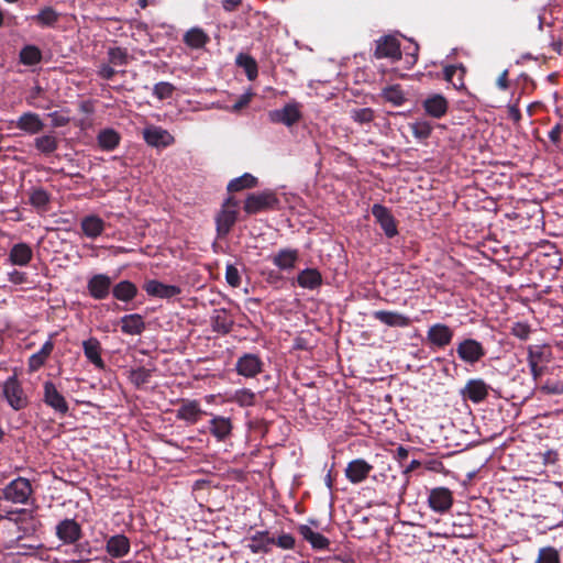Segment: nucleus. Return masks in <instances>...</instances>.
<instances>
[{
    "mask_svg": "<svg viewBox=\"0 0 563 563\" xmlns=\"http://www.w3.org/2000/svg\"><path fill=\"white\" fill-rule=\"evenodd\" d=\"M32 494L29 479L18 477L3 488V498L14 504H25Z\"/></svg>",
    "mask_w": 563,
    "mask_h": 563,
    "instance_id": "f257e3e1",
    "label": "nucleus"
},
{
    "mask_svg": "<svg viewBox=\"0 0 563 563\" xmlns=\"http://www.w3.org/2000/svg\"><path fill=\"white\" fill-rule=\"evenodd\" d=\"M3 396L10 407L14 410H21L27 406V398L21 384L14 376L9 377L3 384Z\"/></svg>",
    "mask_w": 563,
    "mask_h": 563,
    "instance_id": "f03ea898",
    "label": "nucleus"
},
{
    "mask_svg": "<svg viewBox=\"0 0 563 563\" xmlns=\"http://www.w3.org/2000/svg\"><path fill=\"white\" fill-rule=\"evenodd\" d=\"M43 401L58 415L64 416L69 410L65 397L51 380L43 384Z\"/></svg>",
    "mask_w": 563,
    "mask_h": 563,
    "instance_id": "7ed1b4c3",
    "label": "nucleus"
},
{
    "mask_svg": "<svg viewBox=\"0 0 563 563\" xmlns=\"http://www.w3.org/2000/svg\"><path fill=\"white\" fill-rule=\"evenodd\" d=\"M268 118L273 123H282L291 126L301 119L300 104L298 102H289L282 109L269 111Z\"/></svg>",
    "mask_w": 563,
    "mask_h": 563,
    "instance_id": "20e7f679",
    "label": "nucleus"
},
{
    "mask_svg": "<svg viewBox=\"0 0 563 563\" xmlns=\"http://www.w3.org/2000/svg\"><path fill=\"white\" fill-rule=\"evenodd\" d=\"M456 353L463 362L472 365L484 357L485 349L481 342L474 339H465L457 344Z\"/></svg>",
    "mask_w": 563,
    "mask_h": 563,
    "instance_id": "39448f33",
    "label": "nucleus"
},
{
    "mask_svg": "<svg viewBox=\"0 0 563 563\" xmlns=\"http://www.w3.org/2000/svg\"><path fill=\"white\" fill-rule=\"evenodd\" d=\"M144 141L152 147H167L175 142L174 136L162 126L147 125L143 130Z\"/></svg>",
    "mask_w": 563,
    "mask_h": 563,
    "instance_id": "423d86ee",
    "label": "nucleus"
},
{
    "mask_svg": "<svg viewBox=\"0 0 563 563\" xmlns=\"http://www.w3.org/2000/svg\"><path fill=\"white\" fill-rule=\"evenodd\" d=\"M263 362L256 354L245 353L238 358L235 371L239 375L253 378L262 372Z\"/></svg>",
    "mask_w": 563,
    "mask_h": 563,
    "instance_id": "0eeeda50",
    "label": "nucleus"
},
{
    "mask_svg": "<svg viewBox=\"0 0 563 563\" xmlns=\"http://www.w3.org/2000/svg\"><path fill=\"white\" fill-rule=\"evenodd\" d=\"M428 504L430 508L435 512H446L453 504V496L451 490L446 487H437L431 489Z\"/></svg>",
    "mask_w": 563,
    "mask_h": 563,
    "instance_id": "6e6552de",
    "label": "nucleus"
},
{
    "mask_svg": "<svg viewBox=\"0 0 563 563\" xmlns=\"http://www.w3.org/2000/svg\"><path fill=\"white\" fill-rule=\"evenodd\" d=\"M277 199L273 192L264 191L250 195L244 203L245 212L253 214L276 205Z\"/></svg>",
    "mask_w": 563,
    "mask_h": 563,
    "instance_id": "1a4fd4ad",
    "label": "nucleus"
},
{
    "mask_svg": "<svg viewBox=\"0 0 563 563\" xmlns=\"http://www.w3.org/2000/svg\"><path fill=\"white\" fill-rule=\"evenodd\" d=\"M375 56L397 60L401 57L400 44L394 36H383L377 41Z\"/></svg>",
    "mask_w": 563,
    "mask_h": 563,
    "instance_id": "9d476101",
    "label": "nucleus"
},
{
    "mask_svg": "<svg viewBox=\"0 0 563 563\" xmlns=\"http://www.w3.org/2000/svg\"><path fill=\"white\" fill-rule=\"evenodd\" d=\"M143 288L148 296L162 299H170L181 291L176 285L163 284L156 279L146 280Z\"/></svg>",
    "mask_w": 563,
    "mask_h": 563,
    "instance_id": "9b49d317",
    "label": "nucleus"
},
{
    "mask_svg": "<svg viewBox=\"0 0 563 563\" xmlns=\"http://www.w3.org/2000/svg\"><path fill=\"white\" fill-rule=\"evenodd\" d=\"M131 543L122 533L111 536L106 541V552L113 559L124 558L130 553Z\"/></svg>",
    "mask_w": 563,
    "mask_h": 563,
    "instance_id": "f8f14e48",
    "label": "nucleus"
},
{
    "mask_svg": "<svg viewBox=\"0 0 563 563\" xmlns=\"http://www.w3.org/2000/svg\"><path fill=\"white\" fill-rule=\"evenodd\" d=\"M372 214L388 238L398 233L395 219L386 207L375 203L372 207Z\"/></svg>",
    "mask_w": 563,
    "mask_h": 563,
    "instance_id": "ddd939ff",
    "label": "nucleus"
},
{
    "mask_svg": "<svg viewBox=\"0 0 563 563\" xmlns=\"http://www.w3.org/2000/svg\"><path fill=\"white\" fill-rule=\"evenodd\" d=\"M373 466L363 459L351 461L345 468V476L352 484H360L364 482Z\"/></svg>",
    "mask_w": 563,
    "mask_h": 563,
    "instance_id": "4468645a",
    "label": "nucleus"
},
{
    "mask_svg": "<svg viewBox=\"0 0 563 563\" xmlns=\"http://www.w3.org/2000/svg\"><path fill=\"white\" fill-rule=\"evenodd\" d=\"M453 331L443 323L431 325L427 332L428 342L437 347H444L451 343Z\"/></svg>",
    "mask_w": 563,
    "mask_h": 563,
    "instance_id": "2eb2a0df",
    "label": "nucleus"
},
{
    "mask_svg": "<svg viewBox=\"0 0 563 563\" xmlns=\"http://www.w3.org/2000/svg\"><path fill=\"white\" fill-rule=\"evenodd\" d=\"M112 280L104 274L93 275L87 284L90 296L95 299L101 300L109 296Z\"/></svg>",
    "mask_w": 563,
    "mask_h": 563,
    "instance_id": "dca6fc26",
    "label": "nucleus"
},
{
    "mask_svg": "<svg viewBox=\"0 0 563 563\" xmlns=\"http://www.w3.org/2000/svg\"><path fill=\"white\" fill-rule=\"evenodd\" d=\"M232 420L228 417L211 415L209 432L218 440L225 441L232 434Z\"/></svg>",
    "mask_w": 563,
    "mask_h": 563,
    "instance_id": "f3484780",
    "label": "nucleus"
},
{
    "mask_svg": "<svg viewBox=\"0 0 563 563\" xmlns=\"http://www.w3.org/2000/svg\"><path fill=\"white\" fill-rule=\"evenodd\" d=\"M236 203L231 202V199H229L224 206L221 212L217 217V230L220 235H225L232 225L235 223L236 220V210H235Z\"/></svg>",
    "mask_w": 563,
    "mask_h": 563,
    "instance_id": "a211bd4d",
    "label": "nucleus"
},
{
    "mask_svg": "<svg viewBox=\"0 0 563 563\" xmlns=\"http://www.w3.org/2000/svg\"><path fill=\"white\" fill-rule=\"evenodd\" d=\"M488 389V385L483 379H470L462 389V395L464 398L477 404L487 397Z\"/></svg>",
    "mask_w": 563,
    "mask_h": 563,
    "instance_id": "6ab92c4d",
    "label": "nucleus"
},
{
    "mask_svg": "<svg viewBox=\"0 0 563 563\" xmlns=\"http://www.w3.org/2000/svg\"><path fill=\"white\" fill-rule=\"evenodd\" d=\"M15 126L27 134H37L45 124L37 113L24 112L15 121Z\"/></svg>",
    "mask_w": 563,
    "mask_h": 563,
    "instance_id": "aec40b11",
    "label": "nucleus"
},
{
    "mask_svg": "<svg viewBox=\"0 0 563 563\" xmlns=\"http://www.w3.org/2000/svg\"><path fill=\"white\" fill-rule=\"evenodd\" d=\"M57 537L65 543H74L81 536V528L74 519H65L56 527Z\"/></svg>",
    "mask_w": 563,
    "mask_h": 563,
    "instance_id": "412c9836",
    "label": "nucleus"
},
{
    "mask_svg": "<svg viewBox=\"0 0 563 563\" xmlns=\"http://www.w3.org/2000/svg\"><path fill=\"white\" fill-rule=\"evenodd\" d=\"M80 228L87 238L96 239L103 233L106 222L97 214H88L81 218Z\"/></svg>",
    "mask_w": 563,
    "mask_h": 563,
    "instance_id": "4be33fe9",
    "label": "nucleus"
},
{
    "mask_svg": "<svg viewBox=\"0 0 563 563\" xmlns=\"http://www.w3.org/2000/svg\"><path fill=\"white\" fill-rule=\"evenodd\" d=\"M298 258L297 250L282 249L272 257V262L282 271H291L295 268Z\"/></svg>",
    "mask_w": 563,
    "mask_h": 563,
    "instance_id": "5701e85b",
    "label": "nucleus"
},
{
    "mask_svg": "<svg viewBox=\"0 0 563 563\" xmlns=\"http://www.w3.org/2000/svg\"><path fill=\"white\" fill-rule=\"evenodd\" d=\"M373 317L388 327L405 328L410 324V319L396 311L377 310Z\"/></svg>",
    "mask_w": 563,
    "mask_h": 563,
    "instance_id": "b1692460",
    "label": "nucleus"
},
{
    "mask_svg": "<svg viewBox=\"0 0 563 563\" xmlns=\"http://www.w3.org/2000/svg\"><path fill=\"white\" fill-rule=\"evenodd\" d=\"M423 108L429 115L439 119L446 113L448 101L442 95L434 93L423 101Z\"/></svg>",
    "mask_w": 563,
    "mask_h": 563,
    "instance_id": "393cba45",
    "label": "nucleus"
},
{
    "mask_svg": "<svg viewBox=\"0 0 563 563\" xmlns=\"http://www.w3.org/2000/svg\"><path fill=\"white\" fill-rule=\"evenodd\" d=\"M297 284L301 288L314 290L322 285V275L317 268H305L297 275Z\"/></svg>",
    "mask_w": 563,
    "mask_h": 563,
    "instance_id": "a878e982",
    "label": "nucleus"
},
{
    "mask_svg": "<svg viewBox=\"0 0 563 563\" xmlns=\"http://www.w3.org/2000/svg\"><path fill=\"white\" fill-rule=\"evenodd\" d=\"M33 257V251L26 243H16L9 253V261L12 265L25 266Z\"/></svg>",
    "mask_w": 563,
    "mask_h": 563,
    "instance_id": "bb28decb",
    "label": "nucleus"
},
{
    "mask_svg": "<svg viewBox=\"0 0 563 563\" xmlns=\"http://www.w3.org/2000/svg\"><path fill=\"white\" fill-rule=\"evenodd\" d=\"M82 349L85 356L96 367L102 369L104 367V362L101 357V344L96 338H89L88 340L82 342Z\"/></svg>",
    "mask_w": 563,
    "mask_h": 563,
    "instance_id": "cd10ccee",
    "label": "nucleus"
},
{
    "mask_svg": "<svg viewBox=\"0 0 563 563\" xmlns=\"http://www.w3.org/2000/svg\"><path fill=\"white\" fill-rule=\"evenodd\" d=\"M54 350V342L48 339L38 352L32 354L29 358L27 366L30 372L38 371L47 361Z\"/></svg>",
    "mask_w": 563,
    "mask_h": 563,
    "instance_id": "c85d7f7f",
    "label": "nucleus"
},
{
    "mask_svg": "<svg viewBox=\"0 0 563 563\" xmlns=\"http://www.w3.org/2000/svg\"><path fill=\"white\" fill-rule=\"evenodd\" d=\"M203 413L200 405L196 400H187L181 404L177 410V418L188 423H196Z\"/></svg>",
    "mask_w": 563,
    "mask_h": 563,
    "instance_id": "c756f323",
    "label": "nucleus"
},
{
    "mask_svg": "<svg viewBox=\"0 0 563 563\" xmlns=\"http://www.w3.org/2000/svg\"><path fill=\"white\" fill-rule=\"evenodd\" d=\"M299 532L302 538L310 543L314 550H325L329 548L330 541L323 534L312 530L309 526H300Z\"/></svg>",
    "mask_w": 563,
    "mask_h": 563,
    "instance_id": "7c9ffc66",
    "label": "nucleus"
},
{
    "mask_svg": "<svg viewBox=\"0 0 563 563\" xmlns=\"http://www.w3.org/2000/svg\"><path fill=\"white\" fill-rule=\"evenodd\" d=\"M274 543L275 539L271 538L267 531H257L251 537L247 547L253 553H266Z\"/></svg>",
    "mask_w": 563,
    "mask_h": 563,
    "instance_id": "2f4dec72",
    "label": "nucleus"
},
{
    "mask_svg": "<svg viewBox=\"0 0 563 563\" xmlns=\"http://www.w3.org/2000/svg\"><path fill=\"white\" fill-rule=\"evenodd\" d=\"M528 364H548L552 360V353L547 345H529L528 346Z\"/></svg>",
    "mask_w": 563,
    "mask_h": 563,
    "instance_id": "473e14b6",
    "label": "nucleus"
},
{
    "mask_svg": "<svg viewBox=\"0 0 563 563\" xmlns=\"http://www.w3.org/2000/svg\"><path fill=\"white\" fill-rule=\"evenodd\" d=\"M58 137L47 133L34 139V147L43 155H51L58 148Z\"/></svg>",
    "mask_w": 563,
    "mask_h": 563,
    "instance_id": "72a5a7b5",
    "label": "nucleus"
},
{
    "mask_svg": "<svg viewBox=\"0 0 563 563\" xmlns=\"http://www.w3.org/2000/svg\"><path fill=\"white\" fill-rule=\"evenodd\" d=\"M121 136L113 129H103L97 135V142L101 150L113 151L120 143Z\"/></svg>",
    "mask_w": 563,
    "mask_h": 563,
    "instance_id": "f704fd0d",
    "label": "nucleus"
},
{
    "mask_svg": "<svg viewBox=\"0 0 563 563\" xmlns=\"http://www.w3.org/2000/svg\"><path fill=\"white\" fill-rule=\"evenodd\" d=\"M121 329L124 333L131 335L141 334L145 328V323L140 314H129L121 319Z\"/></svg>",
    "mask_w": 563,
    "mask_h": 563,
    "instance_id": "c9c22d12",
    "label": "nucleus"
},
{
    "mask_svg": "<svg viewBox=\"0 0 563 563\" xmlns=\"http://www.w3.org/2000/svg\"><path fill=\"white\" fill-rule=\"evenodd\" d=\"M137 289L129 280H122L113 287V296L121 301H130L136 296Z\"/></svg>",
    "mask_w": 563,
    "mask_h": 563,
    "instance_id": "e433bc0d",
    "label": "nucleus"
},
{
    "mask_svg": "<svg viewBox=\"0 0 563 563\" xmlns=\"http://www.w3.org/2000/svg\"><path fill=\"white\" fill-rule=\"evenodd\" d=\"M184 41L192 48H200L207 43L208 36L201 29L192 27L186 32Z\"/></svg>",
    "mask_w": 563,
    "mask_h": 563,
    "instance_id": "4c0bfd02",
    "label": "nucleus"
},
{
    "mask_svg": "<svg viewBox=\"0 0 563 563\" xmlns=\"http://www.w3.org/2000/svg\"><path fill=\"white\" fill-rule=\"evenodd\" d=\"M42 59V53L35 45H26L20 52V62L27 66L36 65Z\"/></svg>",
    "mask_w": 563,
    "mask_h": 563,
    "instance_id": "58836bf2",
    "label": "nucleus"
},
{
    "mask_svg": "<svg viewBox=\"0 0 563 563\" xmlns=\"http://www.w3.org/2000/svg\"><path fill=\"white\" fill-rule=\"evenodd\" d=\"M256 184L257 179L253 175L245 173L244 175L232 179L228 185V190L240 191L243 189L253 188L256 186Z\"/></svg>",
    "mask_w": 563,
    "mask_h": 563,
    "instance_id": "ea45409f",
    "label": "nucleus"
},
{
    "mask_svg": "<svg viewBox=\"0 0 563 563\" xmlns=\"http://www.w3.org/2000/svg\"><path fill=\"white\" fill-rule=\"evenodd\" d=\"M465 69L462 65H451L444 68V78L455 88L463 86V74Z\"/></svg>",
    "mask_w": 563,
    "mask_h": 563,
    "instance_id": "a19ab883",
    "label": "nucleus"
},
{
    "mask_svg": "<svg viewBox=\"0 0 563 563\" xmlns=\"http://www.w3.org/2000/svg\"><path fill=\"white\" fill-rule=\"evenodd\" d=\"M236 64L244 68L249 80H254L257 77V64L250 55L239 54L236 56Z\"/></svg>",
    "mask_w": 563,
    "mask_h": 563,
    "instance_id": "79ce46f5",
    "label": "nucleus"
},
{
    "mask_svg": "<svg viewBox=\"0 0 563 563\" xmlns=\"http://www.w3.org/2000/svg\"><path fill=\"white\" fill-rule=\"evenodd\" d=\"M230 400L241 407H250L255 402V394L247 388L238 389L231 396Z\"/></svg>",
    "mask_w": 563,
    "mask_h": 563,
    "instance_id": "37998d69",
    "label": "nucleus"
},
{
    "mask_svg": "<svg viewBox=\"0 0 563 563\" xmlns=\"http://www.w3.org/2000/svg\"><path fill=\"white\" fill-rule=\"evenodd\" d=\"M33 19L42 26H52L57 22L58 13L51 7H46Z\"/></svg>",
    "mask_w": 563,
    "mask_h": 563,
    "instance_id": "c03bdc74",
    "label": "nucleus"
},
{
    "mask_svg": "<svg viewBox=\"0 0 563 563\" xmlns=\"http://www.w3.org/2000/svg\"><path fill=\"white\" fill-rule=\"evenodd\" d=\"M410 129L413 136L420 140L428 139L432 131L431 124L426 120H418L411 123Z\"/></svg>",
    "mask_w": 563,
    "mask_h": 563,
    "instance_id": "a18cd8bd",
    "label": "nucleus"
},
{
    "mask_svg": "<svg viewBox=\"0 0 563 563\" xmlns=\"http://www.w3.org/2000/svg\"><path fill=\"white\" fill-rule=\"evenodd\" d=\"M384 98L394 106H400L405 101V96L399 86H390L384 89Z\"/></svg>",
    "mask_w": 563,
    "mask_h": 563,
    "instance_id": "49530a36",
    "label": "nucleus"
},
{
    "mask_svg": "<svg viewBox=\"0 0 563 563\" xmlns=\"http://www.w3.org/2000/svg\"><path fill=\"white\" fill-rule=\"evenodd\" d=\"M536 563H560L558 550L552 547L540 549Z\"/></svg>",
    "mask_w": 563,
    "mask_h": 563,
    "instance_id": "de8ad7c7",
    "label": "nucleus"
},
{
    "mask_svg": "<svg viewBox=\"0 0 563 563\" xmlns=\"http://www.w3.org/2000/svg\"><path fill=\"white\" fill-rule=\"evenodd\" d=\"M350 115L355 122L365 124L373 121L374 111L371 108H357L352 109Z\"/></svg>",
    "mask_w": 563,
    "mask_h": 563,
    "instance_id": "09e8293b",
    "label": "nucleus"
},
{
    "mask_svg": "<svg viewBox=\"0 0 563 563\" xmlns=\"http://www.w3.org/2000/svg\"><path fill=\"white\" fill-rule=\"evenodd\" d=\"M175 87L170 82L161 81L153 88L154 96L159 100L168 99L173 96Z\"/></svg>",
    "mask_w": 563,
    "mask_h": 563,
    "instance_id": "8fccbe9b",
    "label": "nucleus"
},
{
    "mask_svg": "<svg viewBox=\"0 0 563 563\" xmlns=\"http://www.w3.org/2000/svg\"><path fill=\"white\" fill-rule=\"evenodd\" d=\"M151 378V371L145 367H137L130 372V380L136 385L141 386L146 384Z\"/></svg>",
    "mask_w": 563,
    "mask_h": 563,
    "instance_id": "3c124183",
    "label": "nucleus"
},
{
    "mask_svg": "<svg viewBox=\"0 0 563 563\" xmlns=\"http://www.w3.org/2000/svg\"><path fill=\"white\" fill-rule=\"evenodd\" d=\"M109 62L113 65H125L128 63V53L120 47H112L108 52Z\"/></svg>",
    "mask_w": 563,
    "mask_h": 563,
    "instance_id": "603ef678",
    "label": "nucleus"
},
{
    "mask_svg": "<svg viewBox=\"0 0 563 563\" xmlns=\"http://www.w3.org/2000/svg\"><path fill=\"white\" fill-rule=\"evenodd\" d=\"M48 195L43 189H34L30 195V202L36 208H44L48 203Z\"/></svg>",
    "mask_w": 563,
    "mask_h": 563,
    "instance_id": "864d4df0",
    "label": "nucleus"
},
{
    "mask_svg": "<svg viewBox=\"0 0 563 563\" xmlns=\"http://www.w3.org/2000/svg\"><path fill=\"white\" fill-rule=\"evenodd\" d=\"M531 333V328L525 322H516L511 328V334L520 340H527Z\"/></svg>",
    "mask_w": 563,
    "mask_h": 563,
    "instance_id": "5fc2aeb1",
    "label": "nucleus"
},
{
    "mask_svg": "<svg viewBox=\"0 0 563 563\" xmlns=\"http://www.w3.org/2000/svg\"><path fill=\"white\" fill-rule=\"evenodd\" d=\"M225 279L227 283L232 287H239L241 284V277L238 268L233 265H227L225 268Z\"/></svg>",
    "mask_w": 563,
    "mask_h": 563,
    "instance_id": "6e6d98bb",
    "label": "nucleus"
},
{
    "mask_svg": "<svg viewBox=\"0 0 563 563\" xmlns=\"http://www.w3.org/2000/svg\"><path fill=\"white\" fill-rule=\"evenodd\" d=\"M540 390L548 395H561L563 394V382H550L544 383Z\"/></svg>",
    "mask_w": 563,
    "mask_h": 563,
    "instance_id": "4d7b16f0",
    "label": "nucleus"
},
{
    "mask_svg": "<svg viewBox=\"0 0 563 563\" xmlns=\"http://www.w3.org/2000/svg\"><path fill=\"white\" fill-rule=\"evenodd\" d=\"M274 544H277L279 548L284 550H290L295 547V539L291 534L284 533L279 536L277 540H275Z\"/></svg>",
    "mask_w": 563,
    "mask_h": 563,
    "instance_id": "13d9d810",
    "label": "nucleus"
},
{
    "mask_svg": "<svg viewBox=\"0 0 563 563\" xmlns=\"http://www.w3.org/2000/svg\"><path fill=\"white\" fill-rule=\"evenodd\" d=\"M253 93L252 92H245L243 93L239 100L232 106V111H240L242 108L246 107L251 99Z\"/></svg>",
    "mask_w": 563,
    "mask_h": 563,
    "instance_id": "bf43d9fd",
    "label": "nucleus"
},
{
    "mask_svg": "<svg viewBox=\"0 0 563 563\" xmlns=\"http://www.w3.org/2000/svg\"><path fill=\"white\" fill-rule=\"evenodd\" d=\"M530 368L531 376L533 380L537 383L540 377L545 372V364H528Z\"/></svg>",
    "mask_w": 563,
    "mask_h": 563,
    "instance_id": "052dcab7",
    "label": "nucleus"
},
{
    "mask_svg": "<svg viewBox=\"0 0 563 563\" xmlns=\"http://www.w3.org/2000/svg\"><path fill=\"white\" fill-rule=\"evenodd\" d=\"M98 75L102 78V79H111L114 75H115V70L114 68H112L111 66L109 65H102L99 70H98Z\"/></svg>",
    "mask_w": 563,
    "mask_h": 563,
    "instance_id": "680f3d73",
    "label": "nucleus"
},
{
    "mask_svg": "<svg viewBox=\"0 0 563 563\" xmlns=\"http://www.w3.org/2000/svg\"><path fill=\"white\" fill-rule=\"evenodd\" d=\"M49 117L52 118V125L54 128H59V126H64L67 124L68 122V119L58 114L57 112H53L49 114Z\"/></svg>",
    "mask_w": 563,
    "mask_h": 563,
    "instance_id": "e2e57ef3",
    "label": "nucleus"
},
{
    "mask_svg": "<svg viewBox=\"0 0 563 563\" xmlns=\"http://www.w3.org/2000/svg\"><path fill=\"white\" fill-rule=\"evenodd\" d=\"M221 3L227 12H232L241 5L242 0H222Z\"/></svg>",
    "mask_w": 563,
    "mask_h": 563,
    "instance_id": "0e129e2a",
    "label": "nucleus"
},
{
    "mask_svg": "<svg viewBox=\"0 0 563 563\" xmlns=\"http://www.w3.org/2000/svg\"><path fill=\"white\" fill-rule=\"evenodd\" d=\"M418 51H419L418 44L413 43L412 49H409L407 52V56H408L407 63L409 66H412L416 64L417 57H418Z\"/></svg>",
    "mask_w": 563,
    "mask_h": 563,
    "instance_id": "69168bd1",
    "label": "nucleus"
},
{
    "mask_svg": "<svg viewBox=\"0 0 563 563\" xmlns=\"http://www.w3.org/2000/svg\"><path fill=\"white\" fill-rule=\"evenodd\" d=\"M507 76H508V70H504L500 76L498 77L497 79V86L498 88H500L501 90H506L508 88V79H507Z\"/></svg>",
    "mask_w": 563,
    "mask_h": 563,
    "instance_id": "338daca9",
    "label": "nucleus"
},
{
    "mask_svg": "<svg viewBox=\"0 0 563 563\" xmlns=\"http://www.w3.org/2000/svg\"><path fill=\"white\" fill-rule=\"evenodd\" d=\"M9 280L14 284H20L24 280V274L18 271H13L9 274Z\"/></svg>",
    "mask_w": 563,
    "mask_h": 563,
    "instance_id": "774afa93",
    "label": "nucleus"
}]
</instances>
